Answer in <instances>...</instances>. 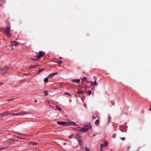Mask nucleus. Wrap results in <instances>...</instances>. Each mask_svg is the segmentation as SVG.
<instances>
[{"label": "nucleus", "instance_id": "nucleus-38", "mask_svg": "<svg viewBox=\"0 0 151 151\" xmlns=\"http://www.w3.org/2000/svg\"><path fill=\"white\" fill-rule=\"evenodd\" d=\"M14 99H9L8 100H7V101H11V100H13Z\"/></svg>", "mask_w": 151, "mask_h": 151}, {"label": "nucleus", "instance_id": "nucleus-44", "mask_svg": "<svg viewBox=\"0 0 151 151\" xmlns=\"http://www.w3.org/2000/svg\"><path fill=\"white\" fill-rule=\"evenodd\" d=\"M64 145H65L66 144V142H65L64 143Z\"/></svg>", "mask_w": 151, "mask_h": 151}, {"label": "nucleus", "instance_id": "nucleus-24", "mask_svg": "<svg viewBox=\"0 0 151 151\" xmlns=\"http://www.w3.org/2000/svg\"><path fill=\"white\" fill-rule=\"evenodd\" d=\"M78 142H79L80 143V144H82V139H78Z\"/></svg>", "mask_w": 151, "mask_h": 151}, {"label": "nucleus", "instance_id": "nucleus-22", "mask_svg": "<svg viewBox=\"0 0 151 151\" xmlns=\"http://www.w3.org/2000/svg\"><path fill=\"white\" fill-rule=\"evenodd\" d=\"M48 79L47 78H46L44 79V82L45 83H47L48 82Z\"/></svg>", "mask_w": 151, "mask_h": 151}, {"label": "nucleus", "instance_id": "nucleus-45", "mask_svg": "<svg viewBox=\"0 0 151 151\" xmlns=\"http://www.w3.org/2000/svg\"><path fill=\"white\" fill-rule=\"evenodd\" d=\"M149 110H150V111H151V109H149Z\"/></svg>", "mask_w": 151, "mask_h": 151}, {"label": "nucleus", "instance_id": "nucleus-5", "mask_svg": "<svg viewBox=\"0 0 151 151\" xmlns=\"http://www.w3.org/2000/svg\"><path fill=\"white\" fill-rule=\"evenodd\" d=\"M108 144V142L107 141H105L104 142V144H102L101 145V150L102 151L103 150V147L106 146Z\"/></svg>", "mask_w": 151, "mask_h": 151}, {"label": "nucleus", "instance_id": "nucleus-37", "mask_svg": "<svg viewBox=\"0 0 151 151\" xmlns=\"http://www.w3.org/2000/svg\"><path fill=\"white\" fill-rule=\"evenodd\" d=\"M94 78L95 79V81H96L97 79H96V77H94Z\"/></svg>", "mask_w": 151, "mask_h": 151}, {"label": "nucleus", "instance_id": "nucleus-16", "mask_svg": "<svg viewBox=\"0 0 151 151\" xmlns=\"http://www.w3.org/2000/svg\"><path fill=\"white\" fill-rule=\"evenodd\" d=\"M100 122L99 120L97 119L95 122V124L96 126H98L99 123Z\"/></svg>", "mask_w": 151, "mask_h": 151}, {"label": "nucleus", "instance_id": "nucleus-33", "mask_svg": "<svg viewBox=\"0 0 151 151\" xmlns=\"http://www.w3.org/2000/svg\"><path fill=\"white\" fill-rule=\"evenodd\" d=\"M5 148L4 147H0V150H4L5 149Z\"/></svg>", "mask_w": 151, "mask_h": 151}, {"label": "nucleus", "instance_id": "nucleus-15", "mask_svg": "<svg viewBox=\"0 0 151 151\" xmlns=\"http://www.w3.org/2000/svg\"><path fill=\"white\" fill-rule=\"evenodd\" d=\"M9 113V112L8 111H6L5 112H4L1 114V116H4L6 114H8Z\"/></svg>", "mask_w": 151, "mask_h": 151}, {"label": "nucleus", "instance_id": "nucleus-13", "mask_svg": "<svg viewBox=\"0 0 151 151\" xmlns=\"http://www.w3.org/2000/svg\"><path fill=\"white\" fill-rule=\"evenodd\" d=\"M45 69V68H44L40 69L37 72V73L38 74H39L41 72L44 70Z\"/></svg>", "mask_w": 151, "mask_h": 151}, {"label": "nucleus", "instance_id": "nucleus-12", "mask_svg": "<svg viewBox=\"0 0 151 151\" xmlns=\"http://www.w3.org/2000/svg\"><path fill=\"white\" fill-rule=\"evenodd\" d=\"M87 131L88 129H86L85 128H82L80 131L85 132Z\"/></svg>", "mask_w": 151, "mask_h": 151}, {"label": "nucleus", "instance_id": "nucleus-46", "mask_svg": "<svg viewBox=\"0 0 151 151\" xmlns=\"http://www.w3.org/2000/svg\"><path fill=\"white\" fill-rule=\"evenodd\" d=\"M1 116V114H0V116Z\"/></svg>", "mask_w": 151, "mask_h": 151}, {"label": "nucleus", "instance_id": "nucleus-21", "mask_svg": "<svg viewBox=\"0 0 151 151\" xmlns=\"http://www.w3.org/2000/svg\"><path fill=\"white\" fill-rule=\"evenodd\" d=\"M5 34L6 35V36L8 37H10L11 36L10 32H8V33H5Z\"/></svg>", "mask_w": 151, "mask_h": 151}, {"label": "nucleus", "instance_id": "nucleus-27", "mask_svg": "<svg viewBox=\"0 0 151 151\" xmlns=\"http://www.w3.org/2000/svg\"><path fill=\"white\" fill-rule=\"evenodd\" d=\"M65 94H66V95H68L69 96H70L71 95V94H70V93H69L68 92H66L65 93Z\"/></svg>", "mask_w": 151, "mask_h": 151}, {"label": "nucleus", "instance_id": "nucleus-43", "mask_svg": "<svg viewBox=\"0 0 151 151\" xmlns=\"http://www.w3.org/2000/svg\"><path fill=\"white\" fill-rule=\"evenodd\" d=\"M129 147H128V150H129Z\"/></svg>", "mask_w": 151, "mask_h": 151}, {"label": "nucleus", "instance_id": "nucleus-14", "mask_svg": "<svg viewBox=\"0 0 151 151\" xmlns=\"http://www.w3.org/2000/svg\"><path fill=\"white\" fill-rule=\"evenodd\" d=\"M11 45H12L16 46L18 45V44L16 42L14 41L12 42Z\"/></svg>", "mask_w": 151, "mask_h": 151}, {"label": "nucleus", "instance_id": "nucleus-35", "mask_svg": "<svg viewBox=\"0 0 151 151\" xmlns=\"http://www.w3.org/2000/svg\"><path fill=\"white\" fill-rule=\"evenodd\" d=\"M96 118V117L94 115H93V118L94 119H95Z\"/></svg>", "mask_w": 151, "mask_h": 151}, {"label": "nucleus", "instance_id": "nucleus-26", "mask_svg": "<svg viewBox=\"0 0 151 151\" xmlns=\"http://www.w3.org/2000/svg\"><path fill=\"white\" fill-rule=\"evenodd\" d=\"M116 137V134H114L112 135L113 138H115Z\"/></svg>", "mask_w": 151, "mask_h": 151}, {"label": "nucleus", "instance_id": "nucleus-1", "mask_svg": "<svg viewBox=\"0 0 151 151\" xmlns=\"http://www.w3.org/2000/svg\"><path fill=\"white\" fill-rule=\"evenodd\" d=\"M45 55V52L42 51H40L39 52V55L37 56V58L36 59H33V61L37 60L40 59L43 56Z\"/></svg>", "mask_w": 151, "mask_h": 151}, {"label": "nucleus", "instance_id": "nucleus-20", "mask_svg": "<svg viewBox=\"0 0 151 151\" xmlns=\"http://www.w3.org/2000/svg\"><path fill=\"white\" fill-rule=\"evenodd\" d=\"M77 93L78 94H82L84 93V91L80 90L78 91Z\"/></svg>", "mask_w": 151, "mask_h": 151}, {"label": "nucleus", "instance_id": "nucleus-40", "mask_svg": "<svg viewBox=\"0 0 151 151\" xmlns=\"http://www.w3.org/2000/svg\"><path fill=\"white\" fill-rule=\"evenodd\" d=\"M34 101H35V103H36V102H37V100H35Z\"/></svg>", "mask_w": 151, "mask_h": 151}, {"label": "nucleus", "instance_id": "nucleus-25", "mask_svg": "<svg viewBox=\"0 0 151 151\" xmlns=\"http://www.w3.org/2000/svg\"><path fill=\"white\" fill-rule=\"evenodd\" d=\"M91 90H89L88 91V93L89 95H90L91 93Z\"/></svg>", "mask_w": 151, "mask_h": 151}, {"label": "nucleus", "instance_id": "nucleus-19", "mask_svg": "<svg viewBox=\"0 0 151 151\" xmlns=\"http://www.w3.org/2000/svg\"><path fill=\"white\" fill-rule=\"evenodd\" d=\"M91 85L93 84L94 85H96L98 84V83H96V81H94L93 83V82L92 81H91Z\"/></svg>", "mask_w": 151, "mask_h": 151}, {"label": "nucleus", "instance_id": "nucleus-11", "mask_svg": "<svg viewBox=\"0 0 151 151\" xmlns=\"http://www.w3.org/2000/svg\"><path fill=\"white\" fill-rule=\"evenodd\" d=\"M87 78L86 77H84L82 78L81 79V83L83 84L84 83V82L86 81L87 80Z\"/></svg>", "mask_w": 151, "mask_h": 151}, {"label": "nucleus", "instance_id": "nucleus-3", "mask_svg": "<svg viewBox=\"0 0 151 151\" xmlns=\"http://www.w3.org/2000/svg\"><path fill=\"white\" fill-rule=\"evenodd\" d=\"M8 68L6 66H4L3 67H2L1 68V72H0L1 73H4L5 72V71H6L8 69Z\"/></svg>", "mask_w": 151, "mask_h": 151}, {"label": "nucleus", "instance_id": "nucleus-18", "mask_svg": "<svg viewBox=\"0 0 151 151\" xmlns=\"http://www.w3.org/2000/svg\"><path fill=\"white\" fill-rule=\"evenodd\" d=\"M56 109L58 110L61 111L62 110V109L61 108H60V107L58 106H56Z\"/></svg>", "mask_w": 151, "mask_h": 151}, {"label": "nucleus", "instance_id": "nucleus-36", "mask_svg": "<svg viewBox=\"0 0 151 151\" xmlns=\"http://www.w3.org/2000/svg\"><path fill=\"white\" fill-rule=\"evenodd\" d=\"M86 151H89V149L88 148H86Z\"/></svg>", "mask_w": 151, "mask_h": 151}, {"label": "nucleus", "instance_id": "nucleus-17", "mask_svg": "<svg viewBox=\"0 0 151 151\" xmlns=\"http://www.w3.org/2000/svg\"><path fill=\"white\" fill-rule=\"evenodd\" d=\"M29 143L30 144L33 145H35L38 144V143H37V142H30Z\"/></svg>", "mask_w": 151, "mask_h": 151}, {"label": "nucleus", "instance_id": "nucleus-8", "mask_svg": "<svg viewBox=\"0 0 151 151\" xmlns=\"http://www.w3.org/2000/svg\"><path fill=\"white\" fill-rule=\"evenodd\" d=\"M57 123L59 125H62L64 126H67L66 122H58Z\"/></svg>", "mask_w": 151, "mask_h": 151}, {"label": "nucleus", "instance_id": "nucleus-4", "mask_svg": "<svg viewBox=\"0 0 151 151\" xmlns=\"http://www.w3.org/2000/svg\"><path fill=\"white\" fill-rule=\"evenodd\" d=\"M73 125L77 126V125L74 122H66V125Z\"/></svg>", "mask_w": 151, "mask_h": 151}, {"label": "nucleus", "instance_id": "nucleus-10", "mask_svg": "<svg viewBox=\"0 0 151 151\" xmlns=\"http://www.w3.org/2000/svg\"><path fill=\"white\" fill-rule=\"evenodd\" d=\"M80 80L79 79H76L73 80H72V82H75L78 83H79L80 82Z\"/></svg>", "mask_w": 151, "mask_h": 151}, {"label": "nucleus", "instance_id": "nucleus-42", "mask_svg": "<svg viewBox=\"0 0 151 151\" xmlns=\"http://www.w3.org/2000/svg\"><path fill=\"white\" fill-rule=\"evenodd\" d=\"M38 65H34V67H37Z\"/></svg>", "mask_w": 151, "mask_h": 151}, {"label": "nucleus", "instance_id": "nucleus-32", "mask_svg": "<svg viewBox=\"0 0 151 151\" xmlns=\"http://www.w3.org/2000/svg\"><path fill=\"white\" fill-rule=\"evenodd\" d=\"M126 139V138L124 137H122L121 138V139L122 140H124Z\"/></svg>", "mask_w": 151, "mask_h": 151}, {"label": "nucleus", "instance_id": "nucleus-9", "mask_svg": "<svg viewBox=\"0 0 151 151\" xmlns=\"http://www.w3.org/2000/svg\"><path fill=\"white\" fill-rule=\"evenodd\" d=\"M58 74V72H56L53 73H52L50 74L48 77V78H52L53 77L54 75H56Z\"/></svg>", "mask_w": 151, "mask_h": 151}, {"label": "nucleus", "instance_id": "nucleus-28", "mask_svg": "<svg viewBox=\"0 0 151 151\" xmlns=\"http://www.w3.org/2000/svg\"><path fill=\"white\" fill-rule=\"evenodd\" d=\"M4 1V0H0V6H1V4L2 3V2Z\"/></svg>", "mask_w": 151, "mask_h": 151}, {"label": "nucleus", "instance_id": "nucleus-7", "mask_svg": "<svg viewBox=\"0 0 151 151\" xmlns=\"http://www.w3.org/2000/svg\"><path fill=\"white\" fill-rule=\"evenodd\" d=\"M10 27L9 26H8L6 27L5 29V30L4 32L5 33H8V32H10Z\"/></svg>", "mask_w": 151, "mask_h": 151}, {"label": "nucleus", "instance_id": "nucleus-31", "mask_svg": "<svg viewBox=\"0 0 151 151\" xmlns=\"http://www.w3.org/2000/svg\"><path fill=\"white\" fill-rule=\"evenodd\" d=\"M35 68V67H34V65H32L30 66V68Z\"/></svg>", "mask_w": 151, "mask_h": 151}, {"label": "nucleus", "instance_id": "nucleus-2", "mask_svg": "<svg viewBox=\"0 0 151 151\" xmlns=\"http://www.w3.org/2000/svg\"><path fill=\"white\" fill-rule=\"evenodd\" d=\"M27 114H28V113L27 112L25 111H23L20 113H18L11 114H12L13 115H14V116H16V115H19L20 116H22V115H23Z\"/></svg>", "mask_w": 151, "mask_h": 151}, {"label": "nucleus", "instance_id": "nucleus-29", "mask_svg": "<svg viewBox=\"0 0 151 151\" xmlns=\"http://www.w3.org/2000/svg\"><path fill=\"white\" fill-rule=\"evenodd\" d=\"M111 119V117L110 116H109L108 118V122H109Z\"/></svg>", "mask_w": 151, "mask_h": 151}, {"label": "nucleus", "instance_id": "nucleus-34", "mask_svg": "<svg viewBox=\"0 0 151 151\" xmlns=\"http://www.w3.org/2000/svg\"><path fill=\"white\" fill-rule=\"evenodd\" d=\"M73 134H71V135L69 137V138L70 139L72 137V136H73Z\"/></svg>", "mask_w": 151, "mask_h": 151}, {"label": "nucleus", "instance_id": "nucleus-30", "mask_svg": "<svg viewBox=\"0 0 151 151\" xmlns=\"http://www.w3.org/2000/svg\"><path fill=\"white\" fill-rule=\"evenodd\" d=\"M57 63L59 64V65L61 63H62V62L61 61H60L59 62H58Z\"/></svg>", "mask_w": 151, "mask_h": 151}, {"label": "nucleus", "instance_id": "nucleus-23", "mask_svg": "<svg viewBox=\"0 0 151 151\" xmlns=\"http://www.w3.org/2000/svg\"><path fill=\"white\" fill-rule=\"evenodd\" d=\"M44 94H45L46 95V96H47L48 94V92L47 91V90H45V91H44Z\"/></svg>", "mask_w": 151, "mask_h": 151}, {"label": "nucleus", "instance_id": "nucleus-6", "mask_svg": "<svg viewBox=\"0 0 151 151\" xmlns=\"http://www.w3.org/2000/svg\"><path fill=\"white\" fill-rule=\"evenodd\" d=\"M84 126L86 129H88V130L92 128V126L91 124H84Z\"/></svg>", "mask_w": 151, "mask_h": 151}, {"label": "nucleus", "instance_id": "nucleus-39", "mask_svg": "<svg viewBox=\"0 0 151 151\" xmlns=\"http://www.w3.org/2000/svg\"><path fill=\"white\" fill-rule=\"evenodd\" d=\"M3 84V83H1L0 82V85H1L2 84Z\"/></svg>", "mask_w": 151, "mask_h": 151}, {"label": "nucleus", "instance_id": "nucleus-41", "mask_svg": "<svg viewBox=\"0 0 151 151\" xmlns=\"http://www.w3.org/2000/svg\"><path fill=\"white\" fill-rule=\"evenodd\" d=\"M86 82H87V83H89V81H87L86 80Z\"/></svg>", "mask_w": 151, "mask_h": 151}]
</instances>
